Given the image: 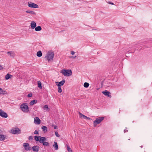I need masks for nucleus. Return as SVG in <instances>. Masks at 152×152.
<instances>
[{"instance_id":"2","label":"nucleus","mask_w":152,"mask_h":152,"mask_svg":"<svg viewBox=\"0 0 152 152\" xmlns=\"http://www.w3.org/2000/svg\"><path fill=\"white\" fill-rule=\"evenodd\" d=\"M61 73L66 76H70L72 74V71L71 69H63L61 71Z\"/></svg>"},{"instance_id":"11","label":"nucleus","mask_w":152,"mask_h":152,"mask_svg":"<svg viewBox=\"0 0 152 152\" xmlns=\"http://www.w3.org/2000/svg\"><path fill=\"white\" fill-rule=\"evenodd\" d=\"M34 122L35 124H39L40 123V120L38 117H36L34 118Z\"/></svg>"},{"instance_id":"45","label":"nucleus","mask_w":152,"mask_h":152,"mask_svg":"<svg viewBox=\"0 0 152 152\" xmlns=\"http://www.w3.org/2000/svg\"><path fill=\"white\" fill-rule=\"evenodd\" d=\"M127 131L126 129H125V130H124V132H126Z\"/></svg>"},{"instance_id":"21","label":"nucleus","mask_w":152,"mask_h":152,"mask_svg":"<svg viewBox=\"0 0 152 152\" xmlns=\"http://www.w3.org/2000/svg\"><path fill=\"white\" fill-rule=\"evenodd\" d=\"M37 103V100H33L31 101L30 102L29 104L31 105H34L35 103Z\"/></svg>"},{"instance_id":"8","label":"nucleus","mask_w":152,"mask_h":152,"mask_svg":"<svg viewBox=\"0 0 152 152\" xmlns=\"http://www.w3.org/2000/svg\"><path fill=\"white\" fill-rule=\"evenodd\" d=\"M0 116L4 118H7L8 117L7 114L1 109H0Z\"/></svg>"},{"instance_id":"10","label":"nucleus","mask_w":152,"mask_h":152,"mask_svg":"<svg viewBox=\"0 0 152 152\" xmlns=\"http://www.w3.org/2000/svg\"><path fill=\"white\" fill-rule=\"evenodd\" d=\"M65 80H63L61 82H56V85L58 86H63L65 83Z\"/></svg>"},{"instance_id":"28","label":"nucleus","mask_w":152,"mask_h":152,"mask_svg":"<svg viewBox=\"0 0 152 152\" xmlns=\"http://www.w3.org/2000/svg\"><path fill=\"white\" fill-rule=\"evenodd\" d=\"M43 145L45 146H49L50 145V143L48 142H45L43 143Z\"/></svg>"},{"instance_id":"23","label":"nucleus","mask_w":152,"mask_h":152,"mask_svg":"<svg viewBox=\"0 0 152 152\" xmlns=\"http://www.w3.org/2000/svg\"><path fill=\"white\" fill-rule=\"evenodd\" d=\"M37 56L39 57H41L42 56V53L41 51H38L37 53Z\"/></svg>"},{"instance_id":"32","label":"nucleus","mask_w":152,"mask_h":152,"mask_svg":"<svg viewBox=\"0 0 152 152\" xmlns=\"http://www.w3.org/2000/svg\"><path fill=\"white\" fill-rule=\"evenodd\" d=\"M55 135L57 137H59L60 136V135L58 134V132H55Z\"/></svg>"},{"instance_id":"46","label":"nucleus","mask_w":152,"mask_h":152,"mask_svg":"<svg viewBox=\"0 0 152 152\" xmlns=\"http://www.w3.org/2000/svg\"><path fill=\"white\" fill-rule=\"evenodd\" d=\"M1 90H2V89L1 88H0V91Z\"/></svg>"},{"instance_id":"14","label":"nucleus","mask_w":152,"mask_h":152,"mask_svg":"<svg viewBox=\"0 0 152 152\" xmlns=\"http://www.w3.org/2000/svg\"><path fill=\"white\" fill-rule=\"evenodd\" d=\"M36 26V22L34 21H32L31 23V26L32 29H34Z\"/></svg>"},{"instance_id":"12","label":"nucleus","mask_w":152,"mask_h":152,"mask_svg":"<svg viewBox=\"0 0 152 152\" xmlns=\"http://www.w3.org/2000/svg\"><path fill=\"white\" fill-rule=\"evenodd\" d=\"M46 141L47 139L45 137H40L39 140V142L41 143H42V144H43V143Z\"/></svg>"},{"instance_id":"1","label":"nucleus","mask_w":152,"mask_h":152,"mask_svg":"<svg viewBox=\"0 0 152 152\" xmlns=\"http://www.w3.org/2000/svg\"><path fill=\"white\" fill-rule=\"evenodd\" d=\"M54 56L53 52H48L45 57V58L48 61H52L53 60V58Z\"/></svg>"},{"instance_id":"15","label":"nucleus","mask_w":152,"mask_h":152,"mask_svg":"<svg viewBox=\"0 0 152 152\" xmlns=\"http://www.w3.org/2000/svg\"><path fill=\"white\" fill-rule=\"evenodd\" d=\"M7 53L11 57L14 58L15 56V53L13 52L9 51L7 52Z\"/></svg>"},{"instance_id":"44","label":"nucleus","mask_w":152,"mask_h":152,"mask_svg":"<svg viewBox=\"0 0 152 152\" xmlns=\"http://www.w3.org/2000/svg\"><path fill=\"white\" fill-rule=\"evenodd\" d=\"M2 132V131L0 129V134H1Z\"/></svg>"},{"instance_id":"29","label":"nucleus","mask_w":152,"mask_h":152,"mask_svg":"<svg viewBox=\"0 0 152 152\" xmlns=\"http://www.w3.org/2000/svg\"><path fill=\"white\" fill-rule=\"evenodd\" d=\"M83 86L84 87L87 88L89 86V84L88 83L85 82L84 83Z\"/></svg>"},{"instance_id":"43","label":"nucleus","mask_w":152,"mask_h":152,"mask_svg":"<svg viewBox=\"0 0 152 152\" xmlns=\"http://www.w3.org/2000/svg\"><path fill=\"white\" fill-rule=\"evenodd\" d=\"M109 4H112V5H114V4H113V3H112V2H110L109 3Z\"/></svg>"},{"instance_id":"13","label":"nucleus","mask_w":152,"mask_h":152,"mask_svg":"<svg viewBox=\"0 0 152 152\" xmlns=\"http://www.w3.org/2000/svg\"><path fill=\"white\" fill-rule=\"evenodd\" d=\"M39 149V147L38 145L33 146L32 147V150L34 151L38 152Z\"/></svg>"},{"instance_id":"40","label":"nucleus","mask_w":152,"mask_h":152,"mask_svg":"<svg viewBox=\"0 0 152 152\" xmlns=\"http://www.w3.org/2000/svg\"><path fill=\"white\" fill-rule=\"evenodd\" d=\"M54 128L55 129H57V126H56L55 125L54 126Z\"/></svg>"},{"instance_id":"35","label":"nucleus","mask_w":152,"mask_h":152,"mask_svg":"<svg viewBox=\"0 0 152 152\" xmlns=\"http://www.w3.org/2000/svg\"><path fill=\"white\" fill-rule=\"evenodd\" d=\"M34 134H39L38 132V131L37 130H36L34 132Z\"/></svg>"},{"instance_id":"33","label":"nucleus","mask_w":152,"mask_h":152,"mask_svg":"<svg viewBox=\"0 0 152 152\" xmlns=\"http://www.w3.org/2000/svg\"><path fill=\"white\" fill-rule=\"evenodd\" d=\"M32 94L31 93H30L28 95V96L29 97H32Z\"/></svg>"},{"instance_id":"38","label":"nucleus","mask_w":152,"mask_h":152,"mask_svg":"<svg viewBox=\"0 0 152 152\" xmlns=\"http://www.w3.org/2000/svg\"><path fill=\"white\" fill-rule=\"evenodd\" d=\"M75 52H74V51H72L71 52V54H72V55H73L75 54Z\"/></svg>"},{"instance_id":"18","label":"nucleus","mask_w":152,"mask_h":152,"mask_svg":"<svg viewBox=\"0 0 152 152\" xmlns=\"http://www.w3.org/2000/svg\"><path fill=\"white\" fill-rule=\"evenodd\" d=\"M26 13H29L33 15H35L36 13L33 11L28 10L26 11Z\"/></svg>"},{"instance_id":"37","label":"nucleus","mask_w":152,"mask_h":152,"mask_svg":"<svg viewBox=\"0 0 152 152\" xmlns=\"http://www.w3.org/2000/svg\"><path fill=\"white\" fill-rule=\"evenodd\" d=\"M76 57V56H71V57H70V58H75Z\"/></svg>"},{"instance_id":"16","label":"nucleus","mask_w":152,"mask_h":152,"mask_svg":"<svg viewBox=\"0 0 152 152\" xmlns=\"http://www.w3.org/2000/svg\"><path fill=\"white\" fill-rule=\"evenodd\" d=\"M6 136L5 135L0 134V140H4L6 138Z\"/></svg>"},{"instance_id":"7","label":"nucleus","mask_w":152,"mask_h":152,"mask_svg":"<svg viewBox=\"0 0 152 152\" xmlns=\"http://www.w3.org/2000/svg\"><path fill=\"white\" fill-rule=\"evenodd\" d=\"M23 146L26 151H28L30 150L31 148L30 147L29 144L27 143H24L23 144Z\"/></svg>"},{"instance_id":"20","label":"nucleus","mask_w":152,"mask_h":152,"mask_svg":"<svg viewBox=\"0 0 152 152\" xmlns=\"http://www.w3.org/2000/svg\"><path fill=\"white\" fill-rule=\"evenodd\" d=\"M53 146L55 148V150H57L58 149V146L57 142H55L54 144L53 145Z\"/></svg>"},{"instance_id":"6","label":"nucleus","mask_w":152,"mask_h":152,"mask_svg":"<svg viewBox=\"0 0 152 152\" xmlns=\"http://www.w3.org/2000/svg\"><path fill=\"white\" fill-rule=\"evenodd\" d=\"M28 5L29 7L32 8H38L39 7L38 5L37 4L32 3L31 2H28Z\"/></svg>"},{"instance_id":"27","label":"nucleus","mask_w":152,"mask_h":152,"mask_svg":"<svg viewBox=\"0 0 152 152\" xmlns=\"http://www.w3.org/2000/svg\"><path fill=\"white\" fill-rule=\"evenodd\" d=\"M38 87L41 89L42 88L41 83V82L39 81H38Z\"/></svg>"},{"instance_id":"25","label":"nucleus","mask_w":152,"mask_h":152,"mask_svg":"<svg viewBox=\"0 0 152 152\" xmlns=\"http://www.w3.org/2000/svg\"><path fill=\"white\" fill-rule=\"evenodd\" d=\"M43 108L45 110H46V111H48L49 110V109L48 105H44Z\"/></svg>"},{"instance_id":"5","label":"nucleus","mask_w":152,"mask_h":152,"mask_svg":"<svg viewBox=\"0 0 152 152\" xmlns=\"http://www.w3.org/2000/svg\"><path fill=\"white\" fill-rule=\"evenodd\" d=\"M20 130L18 127L14 128L11 130V133L14 134H19L20 133Z\"/></svg>"},{"instance_id":"36","label":"nucleus","mask_w":152,"mask_h":152,"mask_svg":"<svg viewBox=\"0 0 152 152\" xmlns=\"http://www.w3.org/2000/svg\"><path fill=\"white\" fill-rule=\"evenodd\" d=\"M82 118H84L85 119H86V118H87V116L84 115H82Z\"/></svg>"},{"instance_id":"39","label":"nucleus","mask_w":152,"mask_h":152,"mask_svg":"<svg viewBox=\"0 0 152 152\" xmlns=\"http://www.w3.org/2000/svg\"><path fill=\"white\" fill-rule=\"evenodd\" d=\"M3 69V67H2L0 65V70Z\"/></svg>"},{"instance_id":"34","label":"nucleus","mask_w":152,"mask_h":152,"mask_svg":"<svg viewBox=\"0 0 152 152\" xmlns=\"http://www.w3.org/2000/svg\"><path fill=\"white\" fill-rule=\"evenodd\" d=\"M28 139L30 140H31L33 139V138L32 136H30L28 137Z\"/></svg>"},{"instance_id":"9","label":"nucleus","mask_w":152,"mask_h":152,"mask_svg":"<svg viewBox=\"0 0 152 152\" xmlns=\"http://www.w3.org/2000/svg\"><path fill=\"white\" fill-rule=\"evenodd\" d=\"M102 93L103 94L109 97L110 98H111V96L110 95V93L109 91H107V90H105L104 91H103L102 92Z\"/></svg>"},{"instance_id":"30","label":"nucleus","mask_w":152,"mask_h":152,"mask_svg":"<svg viewBox=\"0 0 152 152\" xmlns=\"http://www.w3.org/2000/svg\"><path fill=\"white\" fill-rule=\"evenodd\" d=\"M58 92L60 93H61L62 91V89L61 88V86H58Z\"/></svg>"},{"instance_id":"31","label":"nucleus","mask_w":152,"mask_h":152,"mask_svg":"<svg viewBox=\"0 0 152 152\" xmlns=\"http://www.w3.org/2000/svg\"><path fill=\"white\" fill-rule=\"evenodd\" d=\"M7 94V93L5 91H3L2 89V90L0 91V94Z\"/></svg>"},{"instance_id":"17","label":"nucleus","mask_w":152,"mask_h":152,"mask_svg":"<svg viewBox=\"0 0 152 152\" xmlns=\"http://www.w3.org/2000/svg\"><path fill=\"white\" fill-rule=\"evenodd\" d=\"M42 129L43 130L44 133L47 132L48 128L46 126H42Z\"/></svg>"},{"instance_id":"42","label":"nucleus","mask_w":152,"mask_h":152,"mask_svg":"<svg viewBox=\"0 0 152 152\" xmlns=\"http://www.w3.org/2000/svg\"><path fill=\"white\" fill-rule=\"evenodd\" d=\"M86 119H87L88 120H91V119L89 117H87V118H86Z\"/></svg>"},{"instance_id":"26","label":"nucleus","mask_w":152,"mask_h":152,"mask_svg":"<svg viewBox=\"0 0 152 152\" xmlns=\"http://www.w3.org/2000/svg\"><path fill=\"white\" fill-rule=\"evenodd\" d=\"M66 147L68 151L69 152H72V150L68 145H66Z\"/></svg>"},{"instance_id":"3","label":"nucleus","mask_w":152,"mask_h":152,"mask_svg":"<svg viewBox=\"0 0 152 152\" xmlns=\"http://www.w3.org/2000/svg\"><path fill=\"white\" fill-rule=\"evenodd\" d=\"M20 107L22 111L25 112H27L29 111L28 107L26 103H23L21 105Z\"/></svg>"},{"instance_id":"47","label":"nucleus","mask_w":152,"mask_h":152,"mask_svg":"<svg viewBox=\"0 0 152 152\" xmlns=\"http://www.w3.org/2000/svg\"><path fill=\"white\" fill-rule=\"evenodd\" d=\"M63 31H61V32H62Z\"/></svg>"},{"instance_id":"24","label":"nucleus","mask_w":152,"mask_h":152,"mask_svg":"<svg viewBox=\"0 0 152 152\" xmlns=\"http://www.w3.org/2000/svg\"><path fill=\"white\" fill-rule=\"evenodd\" d=\"M12 76V75H10L9 73L7 74L5 76V78L6 80H8Z\"/></svg>"},{"instance_id":"19","label":"nucleus","mask_w":152,"mask_h":152,"mask_svg":"<svg viewBox=\"0 0 152 152\" xmlns=\"http://www.w3.org/2000/svg\"><path fill=\"white\" fill-rule=\"evenodd\" d=\"M35 28V30L37 31H39L42 30V28L40 26H39L37 27H36Z\"/></svg>"},{"instance_id":"22","label":"nucleus","mask_w":152,"mask_h":152,"mask_svg":"<svg viewBox=\"0 0 152 152\" xmlns=\"http://www.w3.org/2000/svg\"><path fill=\"white\" fill-rule=\"evenodd\" d=\"M40 136H34V140L36 141H39V138H40Z\"/></svg>"},{"instance_id":"41","label":"nucleus","mask_w":152,"mask_h":152,"mask_svg":"<svg viewBox=\"0 0 152 152\" xmlns=\"http://www.w3.org/2000/svg\"><path fill=\"white\" fill-rule=\"evenodd\" d=\"M79 115H81V117L82 118V115H83V114L80 112H79Z\"/></svg>"},{"instance_id":"4","label":"nucleus","mask_w":152,"mask_h":152,"mask_svg":"<svg viewBox=\"0 0 152 152\" xmlns=\"http://www.w3.org/2000/svg\"><path fill=\"white\" fill-rule=\"evenodd\" d=\"M104 117H99L96 118L95 120L94 121V127L96 126L97 124H99L104 119Z\"/></svg>"}]
</instances>
